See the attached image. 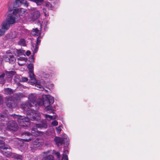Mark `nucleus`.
Returning <instances> with one entry per match:
<instances>
[{
  "label": "nucleus",
  "instance_id": "423d86ee",
  "mask_svg": "<svg viewBox=\"0 0 160 160\" xmlns=\"http://www.w3.org/2000/svg\"><path fill=\"white\" fill-rule=\"evenodd\" d=\"M13 118L8 122L7 127V130L10 131H16L18 128V124L17 123L13 120Z\"/></svg>",
  "mask_w": 160,
  "mask_h": 160
},
{
  "label": "nucleus",
  "instance_id": "6ab92c4d",
  "mask_svg": "<svg viewBox=\"0 0 160 160\" xmlns=\"http://www.w3.org/2000/svg\"><path fill=\"white\" fill-rule=\"evenodd\" d=\"M4 93L7 95H11L13 93L12 89L9 88H4Z\"/></svg>",
  "mask_w": 160,
  "mask_h": 160
},
{
  "label": "nucleus",
  "instance_id": "a19ab883",
  "mask_svg": "<svg viewBox=\"0 0 160 160\" xmlns=\"http://www.w3.org/2000/svg\"><path fill=\"white\" fill-rule=\"evenodd\" d=\"M32 139V138L30 137L28 138L24 139L23 140L26 142H29L31 141Z\"/></svg>",
  "mask_w": 160,
  "mask_h": 160
},
{
  "label": "nucleus",
  "instance_id": "bb28decb",
  "mask_svg": "<svg viewBox=\"0 0 160 160\" xmlns=\"http://www.w3.org/2000/svg\"><path fill=\"white\" fill-rule=\"evenodd\" d=\"M14 159L13 160H15L16 159H22V156L21 155H18L16 153L14 154Z\"/></svg>",
  "mask_w": 160,
  "mask_h": 160
},
{
  "label": "nucleus",
  "instance_id": "8fccbe9b",
  "mask_svg": "<svg viewBox=\"0 0 160 160\" xmlns=\"http://www.w3.org/2000/svg\"><path fill=\"white\" fill-rule=\"evenodd\" d=\"M39 24L40 25V29H41V23H40V22H39Z\"/></svg>",
  "mask_w": 160,
  "mask_h": 160
},
{
  "label": "nucleus",
  "instance_id": "7c9ffc66",
  "mask_svg": "<svg viewBox=\"0 0 160 160\" xmlns=\"http://www.w3.org/2000/svg\"><path fill=\"white\" fill-rule=\"evenodd\" d=\"M52 153L55 155L58 158H59L60 156V153L59 152H57L56 151L53 150L52 152Z\"/></svg>",
  "mask_w": 160,
  "mask_h": 160
},
{
  "label": "nucleus",
  "instance_id": "aec40b11",
  "mask_svg": "<svg viewBox=\"0 0 160 160\" xmlns=\"http://www.w3.org/2000/svg\"><path fill=\"white\" fill-rule=\"evenodd\" d=\"M3 21L2 22L1 25V28H2L0 29V36H2L4 35L5 33V32L6 31L8 30L9 28L10 27H8V29H5L3 28Z\"/></svg>",
  "mask_w": 160,
  "mask_h": 160
},
{
  "label": "nucleus",
  "instance_id": "f8f14e48",
  "mask_svg": "<svg viewBox=\"0 0 160 160\" xmlns=\"http://www.w3.org/2000/svg\"><path fill=\"white\" fill-rule=\"evenodd\" d=\"M36 127L41 129H45L47 128L48 124L45 121H41L38 124H36Z\"/></svg>",
  "mask_w": 160,
  "mask_h": 160
},
{
  "label": "nucleus",
  "instance_id": "4be33fe9",
  "mask_svg": "<svg viewBox=\"0 0 160 160\" xmlns=\"http://www.w3.org/2000/svg\"><path fill=\"white\" fill-rule=\"evenodd\" d=\"M42 145L43 143L39 142L38 141H35L33 143V146L35 148L39 147L42 146Z\"/></svg>",
  "mask_w": 160,
  "mask_h": 160
},
{
  "label": "nucleus",
  "instance_id": "473e14b6",
  "mask_svg": "<svg viewBox=\"0 0 160 160\" xmlns=\"http://www.w3.org/2000/svg\"><path fill=\"white\" fill-rule=\"evenodd\" d=\"M34 54V52L33 51V55H31L30 57V59L29 60V61L30 62H33L34 61V54Z\"/></svg>",
  "mask_w": 160,
  "mask_h": 160
},
{
  "label": "nucleus",
  "instance_id": "c03bdc74",
  "mask_svg": "<svg viewBox=\"0 0 160 160\" xmlns=\"http://www.w3.org/2000/svg\"><path fill=\"white\" fill-rule=\"evenodd\" d=\"M20 60H24L25 61H26L27 60V59L25 58L20 57Z\"/></svg>",
  "mask_w": 160,
  "mask_h": 160
},
{
  "label": "nucleus",
  "instance_id": "de8ad7c7",
  "mask_svg": "<svg viewBox=\"0 0 160 160\" xmlns=\"http://www.w3.org/2000/svg\"><path fill=\"white\" fill-rule=\"evenodd\" d=\"M9 11L10 12H11L12 11V9H9Z\"/></svg>",
  "mask_w": 160,
  "mask_h": 160
},
{
  "label": "nucleus",
  "instance_id": "2f4dec72",
  "mask_svg": "<svg viewBox=\"0 0 160 160\" xmlns=\"http://www.w3.org/2000/svg\"><path fill=\"white\" fill-rule=\"evenodd\" d=\"M22 0L21 1L20 0H16L15 3L16 5L18 7L22 3Z\"/></svg>",
  "mask_w": 160,
  "mask_h": 160
},
{
  "label": "nucleus",
  "instance_id": "f704fd0d",
  "mask_svg": "<svg viewBox=\"0 0 160 160\" xmlns=\"http://www.w3.org/2000/svg\"><path fill=\"white\" fill-rule=\"evenodd\" d=\"M22 3H23L24 4V5L26 7H28V6L29 3L27 2L26 0H22Z\"/></svg>",
  "mask_w": 160,
  "mask_h": 160
},
{
  "label": "nucleus",
  "instance_id": "b1692460",
  "mask_svg": "<svg viewBox=\"0 0 160 160\" xmlns=\"http://www.w3.org/2000/svg\"><path fill=\"white\" fill-rule=\"evenodd\" d=\"M43 160H54V157L52 155H49L43 157Z\"/></svg>",
  "mask_w": 160,
  "mask_h": 160
},
{
  "label": "nucleus",
  "instance_id": "412c9836",
  "mask_svg": "<svg viewBox=\"0 0 160 160\" xmlns=\"http://www.w3.org/2000/svg\"><path fill=\"white\" fill-rule=\"evenodd\" d=\"M6 74L9 78L15 75L16 72L14 71H6Z\"/></svg>",
  "mask_w": 160,
  "mask_h": 160
},
{
  "label": "nucleus",
  "instance_id": "c756f323",
  "mask_svg": "<svg viewBox=\"0 0 160 160\" xmlns=\"http://www.w3.org/2000/svg\"><path fill=\"white\" fill-rule=\"evenodd\" d=\"M17 54L19 55H22L24 54L25 52L24 50H17Z\"/></svg>",
  "mask_w": 160,
  "mask_h": 160
},
{
  "label": "nucleus",
  "instance_id": "dca6fc26",
  "mask_svg": "<svg viewBox=\"0 0 160 160\" xmlns=\"http://www.w3.org/2000/svg\"><path fill=\"white\" fill-rule=\"evenodd\" d=\"M32 34L34 36H39L41 35V31L37 28H34L32 30Z\"/></svg>",
  "mask_w": 160,
  "mask_h": 160
},
{
  "label": "nucleus",
  "instance_id": "ea45409f",
  "mask_svg": "<svg viewBox=\"0 0 160 160\" xmlns=\"http://www.w3.org/2000/svg\"><path fill=\"white\" fill-rule=\"evenodd\" d=\"M3 99L2 98V97L1 95L0 94V105H2L3 104Z\"/></svg>",
  "mask_w": 160,
  "mask_h": 160
},
{
  "label": "nucleus",
  "instance_id": "9b49d317",
  "mask_svg": "<svg viewBox=\"0 0 160 160\" xmlns=\"http://www.w3.org/2000/svg\"><path fill=\"white\" fill-rule=\"evenodd\" d=\"M65 134L61 138L59 137H55L54 140L56 142V144L58 147L59 146L62 145L64 142L65 138L64 137Z\"/></svg>",
  "mask_w": 160,
  "mask_h": 160
},
{
  "label": "nucleus",
  "instance_id": "5701e85b",
  "mask_svg": "<svg viewBox=\"0 0 160 160\" xmlns=\"http://www.w3.org/2000/svg\"><path fill=\"white\" fill-rule=\"evenodd\" d=\"M5 76L4 73H2L1 75H0V84H3L5 83V80L4 78V77Z\"/></svg>",
  "mask_w": 160,
  "mask_h": 160
},
{
  "label": "nucleus",
  "instance_id": "393cba45",
  "mask_svg": "<svg viewBox=\"0 0 160 160\" xmlns=\"http://www.w3.org/2000/svg\"><path fill=\"white\" fill-rule=\"evenodd\" d=\"M18 44L23 46H26L25 40L23 38L21 39L18 42Z\"/></svg>",
  "mask_w": 160,
  "mask_h": 160
},
{
  "label": "nucleus",
  "instance_id": "f257e3e1",
  "mask_svg": "<svg viewBox=\"0 0 160 160\" xmlns=\"http://www.w3.org/2000/svg\"><path fill=\"white\" fill-rule=\"evenodd\" d=\"M21 108L24 111H26L27 117L19 115L17 116V122L20 126L28 127L30 125V120H40L41 118L40 116H36V111L34 109L35 107L33 108L32 104L29 102H26L22 104Z\"/></svg>",
  "mask_w": 160,
  "mask_h": 160
},
{
  "label": "nucleus",
  "instance_id": "1a4fd4ad",
  "mask_svg": "<svg viewBox=\"0 0 160 160\" xmlns=\"http://www.w3.org/2000/svg\"><path fill=\"white\" fill-rule=\"evenodd\" d=\"M33 63H30L28 66V68L29 70L28 72L29 77L31 80L36 81V78L33 72L34 67Z\"/></svg>",
  "mask_w": 160,
  "mask_h": 160
},
{
  "label": "nucleus",
  "instance_id": "3c124183",
  "mask_svg": "<svg viewBox=\"0 0 160 160\" xmlns=\"http://www.w3.org/2000/svg\"><path fill=\"white\" fill-rule=\"evenodd\" d=\"M22 160V159H16L15 160Z\"/></svg>",
  "mask_w": 160,
  "mask_h": 160
},
{
  "label": "nucleus",
  "instance_id": "72a5a7b5",
  "mask_svg": "<svg viewBox=\"0 0 160 160\" xmlns=\"http://www.w3.org/2000/svg\"><path fill=\"white\" fill-rule=\"evenodd\" d=\"M56 130L58 134L60 133L62 130L60 126H59L58 127L56 128Z\"/></svg>",
  "mask_w": 160,
  "mask_h": 160
},
{
  "label": "nucleus",
  "instance_id": "9d476101",
  "mask_svg": "<svg viewBox=\"0 0 160 160\" xmlns=\"http://www.w3.org/2000/svg\"><path fill=\"white\" fill-rule=\"evenodd\" d=\"M42 37L41 36H38L37 39L36 43L35 46H34L33 45H32L31 49L32 50V51L34 52V54L36 53L37 52L38 48V45L40 43L41 39H42Z\"/></svg>",
  "mask_w": 160,
  "mask_h": 160
},
{
  "label": "nucleus",
  "instance_id": "f3484780",
  "mask_svg": "<svg viewBox=\"0 0 160 160\" xmlns=\"http://www.w3.org/2000/svg\"><path fill=\"white\" fill-rule=\"evenodd\" d=\"M9 148V146L6 145L5 142L0 139V148L2 149H8Z\"/></svg>",
  "mask_w": 160,
  "mask_h": 160
},
{
  "label": "nucleus",
  "instance_id": "c85d7f7f",
  "mask_svg": "<svg viewBox=\"0 0 160 160\" xmlns=\"http://www.w3.org/2000/svg\"><path fill=\"white\" fill-rule=\"evenodd\" d=\"M45 107L46 110L47 111H52L53 108L50 105L47 106H44Z\"/></svg>",
  "mask_w": 160,
  "mask_h": 160
},
{
  "label": "nucleus",
  "instance_id": "a18cd8bd",
  "mask_svg": "<svg viewBox=\"0 0 160 160\" xmlns=\"http://www.w3.org/2000/svg\"><path fill=\"white\" fill-rule=\"evenodd\" d=\"M49 74H45L44 76V78H47L49 77Z\"/></svg>",
  "mask_w": 160,
  "mask_h": 160
},
{
  "label": "nucleus",
  "instance_id": "a211bd4d",
  "mask_svg": "<svg viewBox=\"0 0 160 160\" xmlns=\"http://www.w3.org/2000/svg\"><path fill=\"white\" fill-rule=\"evenodd\" d=\"M28 145L23 142L20 141L18 144V146L20 147V149H23L27 148H28Z\"/></svg>",
  "mask_w": 160,
  "mask_h": 160
},
{
  "label": "nucleus",
  "instance_id": "49530a36",
  "mask_svg": "<svg viewBox=\"0 0 160 160\" xmlns=\"http://www.w3.org/2000/svg\"><path fill=\"white\" fill-rule=\"evenodd\" d=\"M49 151H47V152H44L43 153H44V154H47V153H49Z\"/></svg>",
  "mask_w": 160,
  "mask_h": 160
},
{
  "label": "nucleus",
  "instance_id": "4c0bfd02",
  "mask_svg": "<svg viewBox=\"0 0 160 160\" xmlns=\"http://www.w3.org/2000/svg\"><path fill=\"white\" fill-rule=\"evenodd\" d=\"M22 80L23 82H25L28 81V79L27 78L24 77H22Z\"/></svg>",
  "mask_w": 160,
  "mask_h": 160
},
{
  "label": "nucleus",
  "instance_id": "e433bc0d",
  "mask_svg": "<svg viewBox=\"0 0 160 160\" xmlns=\"http://www.w3.org/2000/svg\"><path fill=\"white\" fill-rule=\"evenodd\" d=\"M46 6L48 8H51V5L50 3L48 2L46 3Z\"/></svg>",
  "mask_w": 160,
  "mask_h": 160
},
{
  "label": "nucleus",
  "instance_id": "7ed1b4c3",
  "mask_svg": "<svg viewBox=\"0 0 160 160\" xmlns=\"http://www.w3.org/2000/svg\"><path fill=\"white\" fill-rule=\"evenodd\" d=\"M5 103L7 106L11 109L15 108L17 105L16 100L12 96L5 98Z\"/></svg>",
  "mask_w": 160,
  "mask_h": 160
},
{
  "label": "nucleus",
  "instance_id": "4468645a",
  "mask_svg": "<svg viewBox=\"0 0 160 160\" xmlns=\"http://www.w3.org/2000/svg\"><path fill=\"white\" fill-rule=\"evenodd\" d=\"M5 61L6 62H9L10 63H13L15 61V59L13 55H6Z\"/></svg>",
  "mask_w": 160,
  "mask_h": 160
},
{
  "label": "nucleus",
  "instance_id": "c9c22d12",
  "mask_svg": "<svg viewBox=\"0 0 160 160\" xmlns=\"http://www.w3.org/2000/svg\"><path fill=\"white\" fill-rule=\"evenodd\" d=\"M52 124L53 126H56L58 125V123L57 121L54 120L52 122Z\"/></svg>",
  "mask_w": 160,
  "mask_h": 160
},
{
  "label": "nucleus",
  "instance_id": "ddd939ff",
  "mask_svg": "<svg viewBox=\"0 0 160 160\" xmlns=\"http://www.w3.org/2000/svg\"><path fill=\"white\" fill-rule=\"evenodd\" d=\"M40 15V12L39 11H35L32 14L31 20L33 21L36 20L39 18Z\"/></svg>",
  "mask_w": 160,
  "mask_h": 160
},
{
  "label": "nucleus",
  "instance_id": "603ef678",
  "mask_svg": "<svg viewBox=\"0 0 160 160\" xmlns=\"http://www.w3.org/2000/svg\"><path fill=\"white\" fill-rule=\"evenodd\" d=\"M3 160H8V159H4Z\"/></svg>",
  "mask_w": 160,
  "mask_h": 160
},
{
  "label": "nucleus",
  "instance_id": "864d4df0",
  "mask_svg": "<svg viewBox=\"0 0 160 160\" xmlns=\"http://www.w3.org/2000/svg\"><path fill=\"white\" fill-rule=\"evenodd\" d=\"M43 12H44V10H43Z\"/></svg>",
  "mask_w": 160,
  "mask_h": 160
},
{
  "label": "nucleus",
  "instance_id": "39448f33",
  "mask_svg": "<svg viewBox=\"0 0 160 160\" xmlns=\"http://www.w3.org/2000/svg\"><path fill=\"white\" fill-rule=\"evenodd\" d=\"M28 98L30 103H31L33 108L35 107L36 109H38L39 108L38 106H41L40 103H41V102L39 101L38 102L36 101V97L32 94H31L28 96Z\"/></svg>",
  "mask_w": 160,
  "mask_h": 160
},
{
  "label": "nucleus",
  "instance_id": "cd10ccee",
  "mask_svg": "<svg viewBox=\"0 0 160 160\" xmlns=\"http://www.w3.org/2000/svg\"><path fill=\"white\" fill-rule=\"evenodd\" d=\"M45 117L48 120L51 119H56L55 117H54L53 118V116L48 114H46L45 115Z\"/></svg>",
  "mask_w": 160,
  "mask_h": 160
},
{
  "label": "nucleus",
  "instance_id": "2eb2a0df",
  "mask_svg": "<svg viewBox=\"0 0 160 160\" xmlns=\"http://www.w3.org/2000/svg\"><path fill=\"white\" fill-rule=\"evenodd\" d=\"M0 152L7 157H10L11 155V149L10 147L8 149L1 150Z\"/></svg>",
  "mask_w": 160,
  "mask_h": 160
},
{
  "label": "nucleus",
  "instance_id": "58836bf2",
  "mask_svg": "<svg viewBox=\"0 0 160 160\" xmlns=\"http://www.w3.org/2000/svg\"><path fill=\"white\" fill-rule=\"evenodd\" d=\"M62 160H68V157L67 155H63Z\"/></svg>",
  "mask_w": 160,
  "mask_h": 160
},
{
  "label": "nucleus",
  "instance_id": "0eeeda50",
  "mask_svg": "<svg viewBox=\"0 0 160 160\" xmlns=\"http://www.w3.org/2000/svg\"><path fill=\"white\" fill-rule=\"evenodd\" d=\"M40 101L41 102V103H40V105L44 106H47L52 104L54 102V98L50 95H48L46 97V98L44 100L41 99Z\"/></svg>",
  "mask_w": 160,
  "mask_h": 160
},
{
  "label": "nucleus",
  "instance_id": "79ce46f5",
  "mask_svg": "<svg viewBox=\"0 0 160 160\" xmlns=\"http://www.w3.org/2000/svg\"><path fill=\"white\" fill-rule=\"evenodd\" d=\"M68 153V150H65L63 152V155H66L67 153Z\"/></svg>",
  "mask_w": 160,
  "mask_h": 160
},
{
  "label": "nucleus",
  "instance_id": "09e8293b",
  "mask_svg": "<svg viewBox=\"0 0 160 160\" xmlns=\"http://www.w3.org/2000/svg\"><path fill=\"white\" fill-rule=\"evenodd\" d=\"M7 53H9V54H10V52H9V51H8L7 52Z\"/></svg>",
  "mask_w": 160,
  "mask_h": 160
},
{
  "label": "nucleus",
  "instance_id": "a878e982",
  "mask_svg": "<svg viewBox=\"0 0 160 160\" xmlns=\"http://www.w3.org/2000/svg\"><path fill=\"white\" fill-rule=\"evenodd\" d=\"M64 137L65 138V139L64 141V144L66 146V147L68 146L69 144V139L68 138V137L67 135L65 134Z\"/></svg>",
  "mask_w": 160,
  "mask_h": 160
},
{
  "label": "nucleus",
  "instance_id": "f03ea898",
  "mask_svg": "<svg viewBox=\"0 0 160 160\" xmlns=\"http://www.w3.org/2000/svg\"><path fill=\"white\" fill-rule=\"evenodd\" d=\"M19 12L18 9H15L13 10L12 12L9 13L7 16L6 19L3 21V28L8 29L15 22L16 15Z\"/></svg>",
  "mask_w": 160,
  "mask_h": 160
},
{
  "label": "nucleus",
  "instance_id": "20e7f679",
  "mask_svg": "<svg viewBox=\"0 0 160 160\" xmlns=\"http://www.w3.org/2000/svg\"><path fill=\"white\" fill-rule=\"evenodd\" d=\"M12 118L11 116H8L5 113H2L0 114V124H2V126L7 125Z\"/></svg>",
  "mask_w": 160,
  "mask_h": 160
},
{
  "label": "nucleus",
  "instance_id": "37998d69",
  "mask_svg": "<svg viewBox=\"0 0 160 160\" xmlns=\"http://www.w3.org/2000/svg\"><path fill=\"white\" fill-rule=\"evenodd\" d=\"M31 52L30 51H29V50H28L26 52V54L27 56H29V55H30V54H31Z\"/></svg>",
  "mask_w": 160,
  "mask_h": 160
},
{
  "label": "nucleus",
  "instance_id": "6e6552de",
  "mask_svg": "<svg viewBox=\"0 0 160 160\" xmlns=\"http://www.w3.org/2000/svg\"><path fill=\"white\" fill-rule=\"evenodd\" d=\"M37 127H33L31 130V133L29 132H24L22 133L21 136L22 137L23 136H38L40 132L39 131Z\"/></svg>",
  "mask_w": 160,
  "mask_h": 160
}]
</instances>
